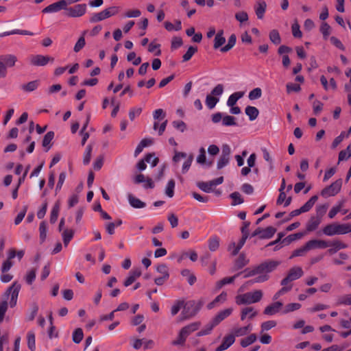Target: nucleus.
<instances>
[{
    "instance_id": "nucleus-1",
    "label": "nucleus",
    "mask_w": 351,
    "mask_h": 351,
    "mask_svg": "<svg viewBox=\"0 0 351 351\" xmlns=\"http://www.w3.org/2000/svg\"><path fill=\"white\" fill-rule=\"evenodd\" d=\"M21 285L14 282L3 295L0 302V323L4 319V315L8 310V302L11 308L16 305Z\"/></svg>"
},
{
    "instance_id": "nucleus-2",
    "label": "nucleus",
    "mask_w": 351,
    "mask_h": 351,
    "mask_svg": "<svg viewBox=\"0 0 351 351\" xmlns=\"http://www.w3.org/2000/svg\"><path fill=\"white\" fill-rule=\"evenodd\" d=\"M280 264V261L270 260L258 265L260 275L254 279L246 282L239 288V291H243L245 287L252 285L254 283H261L267 281L269 277L268 274L275 270Z\"/></svg>"
},
{
    "instance_id": "nucleus-3",
    "label": "nucleus",
    "mask_w": 351,
    "mask_h": 351,
    "mask_svg": "<svg viewBox=\"0 0 351 351\" xmlns=\"http://www.w3.org/2000/svg\"><path fill=\"white\" fill-rule=\"evenodd\" d=\"M322 232L327 236L348 234L351 232V223H332L326 226Z\"/></svg>"
},
{
    "instance_id": "nucleus-4",
    "label": "nucleus",
    "mask_w": 351,
    "mask_h": 351,
    "mask_svg": "<svg viewBox=\"0 0 351 351\" xmlns=\"http://www.w3.org/2000/svg\"><path fill=\"white\" fill-rule=\"evenodd\" d=\"M263 291L257 289L254 291L247 292L236 296L235 302L239 304H250L259 302L263 298Z\"/></svg>"
},
{
    "instance_id": "nucleus-5",
    "label": "nucleus",
    "mask_w": 351,
    "mask_h": 351,
    "mask_svg": "<svg viewBox=\"0 0 351 351\" xmlns=\"http://www.w3.org/2000/svg\"><path fill=\"white\" fill-rule=\"evenodd\" d=\"M202 306V302H195L194 300H191L184 303L182 312L183 319H186L194 317L199 312Z\"/></svg>"
},
{
    "instance_id": "nucleus-6",
    "label": "nucleus",
    "mask_w": 351,
    "mask_h": 351,
    "mask_svg": "<svg viewBox=\"0 0 351 351\" xmlns=\"http://www.w3.org/2000/svg\"><path fill=\"white\" fill-rule=\"evenodd\" d=\"M120 9L117 6H112L106 8L99 12L93 14L90 18V23H97L104 19L110 18L119 12Z\"/></svg>"
},
{
    "instance_id": "nucleus-7",
    "label": "nucleus",
    "mask_w": 351,
    "mask_h": 351,
    "mask_svg": "<svg viewBox=\"0 0 351 351\" xmlns=\"http://www.w3.org/2000/svg\"><path fill=\"white\" fill-rule=\"evenodd\" d=\"M87 11V5L85 3L76 4L72 7L66 6L65 15L70 18H79L84 16Z\"/></svg>"
},
{
    "instance_id": "nucleus-8",
    "label": "nucleus",
    "mask_w": 351,
    "mask_h": 351,
    "mask_svg": "<svg viewBox=\"0 0 351 351\" xmlns=\"http://www.w3.org/2000/svg\"><path fill=\"white\" fill-rule=\"evenodd\" d=\"M304 274L302 267L299 266L291 268L287 276L281 281V285H287L290 282L301 278Z\"/></svg>"
},
{
    "instance_id": "nucleus-9",
    "label": "nucleus",
    "mask_w": 351,
    "mask_h": 351,
    "mask_svg": "<svg viewBox=\"0 0 351 351\" xmlns=\"http://www.w3.org/2000/svg\"><path fill=\"white\" fill-rule=\"evenodd\" d=\"M342 180L341 179L336 180L333 183H332L330 186L324 188L322 192L321 195L324 197H328L331 196H334L337 194L341 188Z\"/></svg>"
},
{
    "instance_id": "nucleus-10",
    "label": "nucleus",
    "mask_w": 351,
    "mask_h": 351,
    "mask_svg": "<svg viewBox=\"0 0 351 351\" xmlns=\"http://www.w3.org/2000/svg\"><path fill=\"white\" fill-rule=\"evenodd\" d=\"M29 62L32 65L36 66H45L48 62H53L54 58L49 56L32 55L29 57Z\"/></svg>"
},
{
    "instance_id": "nucleus-11",
    "label": "nucleus",
    "mask_w": 351,
    "mask_h": 351,
    "mask_svg": "<svg viewBox=\"0 0 351 351\" xmlns=\"http://www.w3.org/2000/svg\"><path fill=\"white\" fill-rule=\"evenodd\" d=\"M231 149L229 145H224L222 147L221 155L217 162V169H220L226 166L230 160Z\"/></svg>"
},
{
    "instance_id": "nucleus-12",
    "label": "nucleus",
    "mask_w": 351,
    "mask_h": 351,
    "mask_svg": "<svg viewBox=\"0 0 351 351\" xmlns=\"http://www.w3.org/2000/svg\"><path fill=\"white\" fill-rule=\"evenodd\" d=\"M65 2L63 0H60L47 6L43 10L42 12L43 13H53L59 12L61 10H64L65 11Z\"/></svg>"
},
{
    "instance_id": "nucleus-13",
    "label": "nucleus",
    "mask_w": 351,
    "mask_h": 351,
    "mask_svg": "<svg viewBox=\"0 0 351 351\" xmlns=\"http://www.w3.org/2000/svg\"><path fill=\"white\" fill-rule=\"evenodd\" d=\"M309 251L315 249H325L329 247L328 241L322 239H311L306 243Z\"/></svg>"
},
{
    "instance_id": "nucleus-14",
    "label": "nucleus",
    "mask_w": 351,
    "mask_h": 351,
    "mask_svg": "<svg viewBox=\"0 0 351 351\" xmlns=\"http://www.w3.org/2000/svg\"><path fill=\"white\" fill-rule=\"evenodd\" d=\"M235 341V337L232 332L227 334L223 339L222 343L218 346L215 351H223L230 348Z\"/></svg>"
},
{
    "instance_id": "nucleus-15",
    "label": "nucleus",
    "mask_w": 351,
    "mask_h": 351,
    "mask_svg": "<svg viewBox=\"0 0 351 351\" xmlns=\"http://www.w3.org/2000/svg\"><path fill=\"white\" fill-rule=\"evenodd\" d=\"M254 11L258 19H263L266 12L267 3L264 0H258L254 5Z\"/></svg>"
},
{
    "instance_id": "nucleus-16",
    "label": "nucleus",
    "mask_w": 351,
    "mask_h": 351,
    "mask_svg": "<svg viewBox=\"0 0 351 351\" xmlns=\"http://www.w3.org/2000/svg\"><path fill=\"white\" fill-rule=\"evenodd\" d=\"M252 330V326L250 324L245 326H236L232 329L231 332L236 338L246 335Z\"/></svg>"
},
{
    "instance_id": "nucleus-17",
    "label": "nucleus",
    "mask_w": 351,
    "mask_h": 351,
    "mask_svg": "<svg viewBox=\"0 0 351 351\" xmlns=\"http://www.w3.org/2000/svg\"><path fill=\"white\" fill-rule=\"evenodd\" d=\"M232 308H228L219 311L212 319L214 322V324L218 325L221 322L229 317L232 314Z\"/></svg>"
},
{
    "instance_id": "nucleus-18",
    "label": "nucleus",
    "mask_w": 351,
    "mask_h": 351,
    "mask_svg": "<svg viewBox=\"0 0 351 351\" xmlns=\"http://www.w3.org/2000/svg\"><path fill=\"white\" fill-rule=\"evenodd\" d=\"M282 306L281 302H276L267 306L264 310V314L273 315L278 313Z\"/></svg>"
},
{
    "instance_id": "nucleus-19",
    "label": "nucleus",
    "mask_w": 351,
    "mask_h": 351,
    "mask_svg": "<svg viewBox=\"0 0 351 351\" xmlns=\"http://www.w3.org/2000/svg\"><path fill=\"white\" fill-rule=\"evenodd\" d=\"M201 326V323L199 322H195L191 323L190 324L183 327L180 332L185 336L188 337L191 333L197 330Z\"/></svg>"
},
{
    "instance_id": "nucleus-20",
    "label": "nucleus",
    "mask_w": 351,
    "mask_h": 351,
    "mask_svg": "<svg viewBox=\"0 0 351 351\" xmlns=\"http://www.w3.org/2000/svg\"><path fill=\"white\" fill-rule=\"evenodd\" d=\"M141 275V270L139 268L132 269L130 271L129 276L124 282V285L128 287L132 285Z\"/></svg>"
},
{
    "instance_id": "nucleus-21",
    "label": "nucleus",
    "mask_w": 351,
    "mask_h": 351,
    "mask_svg": "<svg viewBox=\"0 0 351 351\" xmlns=\"http://www.w3.org/2000/svg\"><path fill=\"white\" fill-rule=\"evenodd\" d=\"M322 221L321 217L313 216L310 218L306 223V230L308 232H313L315 230Z\"/></svg>"
},
{
    "instance_id": "nucleus-22",
    "label": "nucleus",
    "mask_w": 351,
    "mask_h": 351,
    "mask_svg": "<svg viewBox=\"0 0 351 351\" xmlns=\"http://www.w3.org/2000/svg\"><path fill=\"white\" fill-rule=\"evenodd\" d=\"M244 94L245 93L242 91L232 93L228 99L227 106L229 107H232V106H234L237 101L243 97Z\"/></svg>"
},
{
    "instance_id": "nucleus-23",
    "label": "nucleus",
    "mask_w": 351,
    "mask_h": 351,
    "mask_svg": "<svg viewBox=\"0 0 351 351\" xmlns=\"http://www.w3.org/2000/svg\"><path fill=\"white\" fill-rule=\"evenodd\" d=\"M257 315V312L252 307H246L242 309L241 314V319L245 320L247 317L249 319H253Z\"/></svg>"
},
{
    "instance_id": "nucleus-24",
    "label": "nucleus",
    "mask_w": 351,
    "mask_h": 351,
    "mask_svg": "<svg viewBox=\"0 0 351 351\" xmlns=\"http://www.w3.org/2000/svg\"><path fill=\"white\" fill-rule=\"evenodd\" d=\"M128 198L130 204L135 208H142L145 206V203L142 202L141 199L136 198L132 194H128Z\"/></svg>"
},
{
    "instance_id": "nucleus-25",
    "label": "nucleus",
    "mask_w": 351,
    "mask_h": 351,
    "mask_svg": "<svg viewBox=\"0 0 351 351\" xmlns=\"http://www.w3.org/2000/svg\"><path fill=\"white\" fill-rule=\"evenodd\" d=\"M225 43H226V38L223 36V31L220 30L215 35V37L214 39L213 47H214V49H218L220 47H221Z\"/></svg>"
},
{
    "instance_id": "nucleus-26",
    "label": "nucleus",
    "mask_w": 351,
    "mask_h": 351,
    "mask_svg": "<svg viewBox=\"0 0 351 351\" xmlns=\"http://www.w3.org/2000/svg\"><path fill=\"white\" fill-rule=\"evenodd\" d=\"M164 26L165 29L169 32L179 31L182 29V23L180 20H176L175 21V24H173L169 21H165L164 23Z\"/></svg>"
},
{
    "instance_id": "nucleus-27",
    "label": "nucleus",
    "mask_w": 351,
    "mask_h": 351,
    "mask_svg": "<svg viewBox=\"0 0 351 351\" xmlns=\"http://www.w3.org/2000/svg\"><path fill=\"white\" fill-rule=\"evenodd\" d=\"M74 231L72 229H64L62 232V237L64 246H67L70 241L73 239Z\"/></svg>"
},
{
    "instance_id": "nucleus-28",
    "label": "nucleus",
    "mask_w": 351,
    "mask_h": 351,
    "mask_svg": "<svg viewBox=\"0 0 351 351\" xmlns=\"http://www.w3.org/2000/svg\"><path fill=\"white\" fill-rule=\"evenodd\" d=\"M39 84V80H34L21 85V89L25 92H32L38 87Z\"/></svg>"
},
{
    "instance_id": "nucleus-29",
    "label": "nucleus",
    "mask_w": 351,
    "mask_h": 351,
    "mask_svg": "<svg viewBox=\"0 0 351 351\" xmlns=\"http://www.w3.org/2000/svg\"><path fill=\"white\" fill-rule=\"evenodd\" d=\"M245 112L250 121L255 120L259 114L258 110L256 107L250 106L245 108Z\"/></svg>"
},
{
    "instance_id": "nucleus-30",
    "label": "nucleus",
    "mask_w": 351,
    "mask_h": 351,
    "mask_svg": "<svg viewBox=\"0 0 351 351\" xmlns=\"http://www.w3.org/2000/svg\"><path fill=\"white\" fill-rule=\"evenodd\" d=\"M249 263V259L247 258L245 254H241L238 258L236 260L234 267L237 269H240Z\"/></svg>"
},
{
    "instance_id": "nucleus-31",
    "label": "nucleus",
    "mask_w": 351,
    "mask_h": 351,
    "mask_svg": "<svg viewBox=\"0 0 351 351\" xmlns=\"http://www.w3.org/2000/svg\"><path fill=\"white\" fill-rule=\"evenodd\" d=\"M239 274H243V278H247L249 277L254 276L255 275H260V271L258 265L254 267H249L245 269L244 271H243L241 273H239Z\"/></svg>"
},
{
    "instance_id": "nucleus-32",
    "label": "nucleus",
    "mask_w": 351,
    "mask_h": 351,
    "mask_svg": "<svg viewBox=\"0 0 351 351\" xmlns=\"http://www.w3.org/2000/svg\"><path fill=\"white\" fill-rule=\"evenodd\" d=\"M221 123L226 127L237 125V119L233 116L228 114L223 115Z\"/></svg>"
},
{
    "instance_id": "nucleus-33",
    "label": "nucleus",
    "mask_w": 351,
    "mask_h": 351,
    "mask_svg": "<svg viewBox=\"0 0 351 351\" xmlns=\"http://www.w3.org/2000/svg\"><path fill=\"white\" fill-rule=\"evenodd\" d=\"M318 199L317 195H313L310 198L308 201H307L301 208V210L302 213H306L309 211L315 204V203L317 202Z\"/></svg>"
},
{
    "instance_id": "nucleus-34",
    "label": "nucleus",
    "mask_w": 351,
    "mask_h": 351,
    "mask_svg": "<svg viewBox=\"0 0 351 351\" xmlns=\"http://www.w3.org/2000/svg\"><path fill=\"white\" fill-rule=\"evenodd\" d=\"M4 64L5 65V67H12L15 65V63L17 61V58L14 55H7L2 58L1 60Z\"/></svg>"
},
{
    "instance_id": "nucleus-35",
    "label": "nucleus",
    "mask_w": 351,
    "mask_h": 351,
    "mask_svg": "<svg viewBox=\"0 0 351 351\" xmlns=\"http://www.w3.org/2000/svg\"><path fill=\"white\" fill-rule=\"evenodd\" d=\"M257 339V337L255 334H251L245 338L241 340L240 344L243 348H246L250 345L254 343Z\"/></svg>"
},
{
    "instance_id": "nucleus-36",
    "label": "nucleus",
    "mask_w": 351,
    "mask_h": 351,
    "mask_svg": "<svg viewBox=\"0 0 351 351\" xmlns=\"http://www.w3.org/2000/svg\"><path fill=\"white\" fill-rule=\"evenodd\" d=\"M197 186L202 190L203 191L206 193H210L213 191V189L214 186H215L213 184V182L212 180L205 182H201L197 184Z\"/></svg>"
},
{
    "instance_id": "nucleus-37",
    "label": "nucleus",
    "mask_w": 351,
    "mask_h": 351,
    "mask_svg": "<svg viewBox=\"0 0 351 351\" xmlns=\"http://www.w3.org/2000/svg\"><path fill=\"white\" fill-rule=\"evenodd\" d=\"M27 346L31 351H35V333L33 331H29L27 334Z\"/></svg>"
},
{
    "instance_id": "nucleus-38",
    "label": "nucleus",
    "mask_w": 351,
    "mask_h": 351,
    "mask_svg": "<svg viewBox=\"0 0 351 351\" xmlns=\"http://www.w3.org/2000/svg\"><path fill=\"white\" fill-rule=\"evenodd\" d=\"M219 98L215 96L208 95L206 97V105L209 109H213L215 107L216 104L219 102Z\"/></svg>"
},
{
    "instance_id": "nucleus-39",
    "label": "nucleus",
    "mask_w": 351,
    "mask_h": 351,
    "mask_svg": "<svg viewBox=\"0 0 351 351\" xmlns=\"http://www.w3.org/2000/svg\"><path fill=\"white\" fill-rule=\"evenodd\" d=\"M181 274L182 276L186 278L187 282L190 285H193L196 282L195 276L191 272L189 269H185L181 271Z\"/></svg>"
},
{
    "instance_id": "nucleus-40",
    "label": "nucleus",
    "mask_w": 351,
    "mask_h": 351,
    "mask_svg": "<svg viewBox=\"0 0 351 351\" xmlns=\"http://www.w3.org/2000/svg\"><path fill=\"white\" fill-rule=\"evenodd\" d=\"M59 211H60V202H57L53 205V208L51 212L50 222L51 223H54L56 221L58 217Z\"/></svg>"
},
{
    "instance_id": "nucleus-41",
    "label": "nucleus",
    "mask_w": 351,
    "mask_h": 351,
    "mask_svg": "<svg viewBox=\"0 0 351 351\" xmlns=\"http://www.w3.org/2000/svg\"><path fill=\"white\" fill-rule=\"evenodd\" d=\"M308 247H307L306 243L301 247L296 249L292 252V254L289 257L290 259L296 257V256H303L306 254L307 252H308Z\"/></svg>"
},
{
    "instance_id": "nucleus-42",
    "label": "nucleus",
    "mask_w": 351,
    "mask_h": 351,
    "mask_svg": "<svg viewBox=\"0 0 351 351\" xmlns=\"http://www.w3.org/2000/svg\"><path fill=\"white\" fill-rule=\"evenodd\" d=\"M237 38L234 34H232L228 41V44L225 45L224 47L221 48V52H227L229 50H230L236 44Z\"/></svg>"
},
{
    "instance_id": "nucleus-43",
    "label": "nucleus",
    "mask_w": 351,
    "mask_h": 351,
    "mask_svg": "<svg viewBox=\"0 0 351 351\" xmlns=\"http://www.w3.org/2000/svg\"><path fill=\"white\" fill-rule=\"evenodd\" d=\"M227 293L222 292L220 295L217 296L215 299L207 306L208 309L213 308L217 302H224L226 300Z\"/></svg>"
},
{
    "instance_id": "nucleus-44",
    "label": "nucleus",
    "mask_w": 351,
    "mask_h": 351,
    "mask_svg": "<svg viewBox=\"0 0 351 351\" xmlns=\"http://www.w3.org/2000/svg\"><path fill=\"white\" fill-rule=\"evenodd\" d=\"M269 40L274 45H279L281 43V38L278 30L272 29L269 34Z\"/></svg>"
},
{
    "instance_id": "nucleus-45",
    "label": "nucleus",
    "mask_w": 351,
    "mask_h": 351,
    "mask_svg": "<svg viewBox=\"0 0 351 351\" xmlns=\"http://www.w3.org/2000/svg\"><path fill=\"white\" fill-rule=\"evenodd\" d=\"M87 33L86 30H84L82 32V36L78 39L77 43H75L73 50L75 52L80 51L86 45V41L84 38V35Z\"/></svg>"
},
{
    "instance_id": "nucleus-46",
    "label": "nucleus",
    "mask_w": 351,
    "mask_h": 351,
    "mask_svg": "<svg viewBox=\"0 0 351 351\" xmlns=\"http://www.w3.org/2000/svg\"><path fill=\"white\" fill-rule=\"evenodd\" d=\"M319 31L322 34L324 38L326 40L331 34V27L327 23L323 22L320 25Z\"/></svg>"
},
{
    "instance_id": "nucleus-47",
    "label": "nucleus",
    "mask_w": 351,
    "mask_h": 351,
    "mask_svg": "<svg viewBox=\"0 0 351 351\" xmlns=\"http://www.w3.org/2000/svg\"><path fill=\"white\" fill-rule=\"evenodd\" d=\"M217 326V324H214V322L212 320L210 323H208L202 330L197 333V336L201 337L204 335H206L210 333L212 330L215 326Z\"/></svg>"
},
{
    "instance_id": "nucleus-48",
    "label": "nucleus",
    "mask_w": 351,
    "mask_h": 351,
    "mask_svg": "<svg viewBox=\"0 0 351 351\" xmlns=\"http://www.w3.org/2000/svg\"><path fill=\"white\" fill-rule=\"evenodd\" d=\"M84 337L82 329L80 328H76L73 332L72 339L74 343H80Z\"/></svg>"
},
{
    "instance_id": "nucleus-49",
    "label": "nucleus",
    "mask_w": 351,
    "mask_h": 351,
    "mask_svg": "<svg viewBox=\"0 0 351 351\" xmlns=\"http://www.w3.org/2000/svg\"><path fill=\"white\" fill-rule=\"evenodd\" d=\"M328 244H329V247H334V252H337L339 250L345 249L347 247V245L342 243L339 240H335L333 241H328Z\"/></svg>"
},
{
    "instance_id": "nucleus-50",
    "label": "nucleus",
    "mask_w": 351,
    "mask_h": 351,
    "mask_svg": "<svg viewBox=\"0 0 351 351\" xmlns=\"http://www.w3.org/2000/svg\"><path fill=\"white\" fill-rule=\"evenodd\" d=\"M276 230L272 226L267 227L263 229V234L261 235V239H269L274 236Z\"/></svg>"
},
{
    "instance_id": "nucleus-51",
    "label": "nucleus",
    "mask_w": 351,
    "mask_h": 351,
    "mask_svg": "<svg viewBox=\"0 0 351 351\" xmlns=\"http://www.w3.org/2000/svg\"><path fill=\"white\" fill-rule=\"evenodd\" d=\"M197 48L196 47H189L186 52L182 56L183 62L189 61L192 58V56L197 52Z\"/></svg>"
},
{
    "instance_id": "nucleus-52",
    "label": "nucleus",
    "mask_w": 351,
    "mask_h": 351,
    "mask_svg": "<svg viewBox=\"0 0 351 351\" xmlns=\"http://www.w3.org/2000/svg\"><path fill=\"white\" fill-rule=\"evenodd\" d=\"M184 302L182 300H177L174 302L171 308V313L173 316L176 315L180 310L183 308Z\"/></svg>"
},
{
    "instance_id": "nucleus-53",
    "label": "nucleus",
    "mask_w": 351,
    "mask_h": 351,
    "mask_svg": "<svg viewBox=\"0 0 351 351\" xmlns=\"http://www.w3.org/2000/svg\"><path fill=\"white\" fill-rule=\"evenodd\" d=\"M174 189H175V181L173 180H170L166 186L165 189V194L169 197H172L174 195Z\"/></svg>"
},
{
    "instance_id": "nucleus-54",
    "label": "nucleus",
    "mask_w": 351,
    "mask_h": 351,
    "mask_svg": "<svg viewBox=\"0 0 351 351\" xmlns=\"http://www.w3.org/2000/svg\"><path fill=\"white\" fill-rule=\"evenodd\" d=\"M47 226L46 222L42 221L40 223V226H39L40 239L42 243L45 241V240L47 237Z\"/></svg>"
},
{
    "instance_id": "nucleus-55",
    "label": "nucleus",
    "mask_w": 351,
    "mask_h": 351,
    "mask_svg": "<svg viewBox=\"0 0 351 351\" xmlns=\"http://www.w3.org/2000/svg\"><path fill=\"white\" fill-rule=\"evenodd\" d=\"M262 152H263V158L268 162L269 164V169L270 170H273L274 168V162H273V159L269 154V152L267 151V149L265 148H263L262 149Z\"/></svg>"
},
{
    "instance_id": "nucleus-56",
    "label": "nucleus",
    "mask_w": 351,
    "mask_h": 351,
    "mask_svg": "<svg viewBox=\"0 0 351 351\" xmlns=\"http://www.w3.org/2000/svg\"><path fill=\"white\" fill-rule=\"evenodd\" d=\"M344 202H341L338 205L333 206L328 213V217L330 219H332L335 217V215L341 212V208L343 206Z\"/></svg>"
},
{
    "instance_id": "nucleus-57",
    "label": "nucleus",
    "mask_w": 351,
    "mask_h": 351,
    "mask_svg": "<svg viewBox=\"0 0 351 351\" xmlns=\"http://www.w3.org/2000/svg\"><path fill=\"white\" fill-rule=\"evenodd\" d=\"M301 307V304L299 303H290L285 306L282 313L286 314L289 312H292L298 310Z\"/></svg>"
},
{
    "instance_id": "nucleus-58",
    "label": "nucleus",
    "mask_w": 351,
    "mask_h": 351,
    "mask_svg": "<svg viewBox=\"0 0 351 351\" xmlns=\"http://www.w3.org/2000/svg\"><path fill=\"white\" fill-rule=\"evenodd\" d=\"M92 146L88 145L85 150L83 157V163L85 165L89 164L91 158Z\"/></svg>"
},
{
    "instance_id": "nucleus-59",
    "label": "nucleus",
    "mask_w": 351,
    "mask_h": 351,
    "mask_svg": "<svg viewBox=\"0 0 351 351\" xmlns=\"http://www.w3.org/2000/svg\"><path fill=\"white\" fill-rule=\"evenodd\" d=\"M160 45L152 42L148 46V51L150 53H154L155 56H160L161 51L160 49Z\"/></svg>"
},
{
    "instance_id": "nucleus-60",
    "label": "nucleus",
    "mask_w": 351,
    "mask_h": 351,
    "mask_svg": "<svg viewBox=\"0 0 351 351\" xmlns=\"http://www.w3.org/2000/svg\"><path fill=\"white\" fill-rule=\"evenodd\" d=\"M223 90H224L223 85L219 84L212 90L210 95L215 96L216 97H219L223 94Z\"/></svg>"
},
{
    "instance_id": "nucleus-61",
    "label": "nucleus",
    "mask_w": 351,
    "mask_h": 351,
    "mask_svg": "<svg viewBox=\"0 0 351 351\" xmlns=\"http://www.w3.org/2000/svg\"><path fill=\"white\" fill-rule=\"evenodd\" d=\"M262 95V90L260 88H254L249 93L248 97L250 100H254L260 98Z\"/></svg>"
},
{
    "instance_id": "nucleus-62",
    "label": "nucleus",
    "mask_w": 351,
    "mask_h": 351,
    "mask_svg": "<svg viewBox=\"0 0 351 351\" xmlns=\"http://www.w3.org/2000/svg\"><path fill=\"white\" fill-rule=\"evenodd\" d=\"M156 271L161 274V276H165V278H169V269L167 266L165 264H160L156 267Z\"/></svg>"
},
{
    "instance_id": "nucleus-63",
    "label": "nucleus",
    "mask_w": 351,
    "mask_h": 351,
    "mask_svg": "<svg viewBox=\"0 0 351 351\" xmlns=\"http://www.w3.org/2000/svg\"><path fill=\"white\" fill-rule=\"evenodd\" d=\"M277 323L274 320H269L262 323L261 324V332L267 331L271 328L275 327Z\"/></svg>"
},
{
    "instance_id": "nucleus-64",
    "label": "nucleus",
    "mask_w": 351,
    "mask_h": 351,
    "mask_svg": "<svg viewBox=\"0 0 351 351\" xmlns=\"http://www.w3.org/2000/svg\"><path fill=\"white\" fill-rule=\"evenodd\" d=\"M337 305H350L351 304V295H346L338 298Z\"/></svg>"
}]
</instances>
